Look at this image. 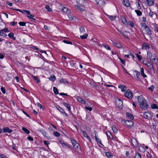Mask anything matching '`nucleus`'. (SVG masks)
Masks as SVG:
<instances>
[{"label": "nucleus", "mask_w": 158, "mask_h": 158, "mask_svg": "<svg viewBox=\"0 0 158 158\" xmlns=\"http://www.w3.org/2000/svg\"><path fill=\"white\" fill-rule=\"evenodd\" d=\"M124 95L129 99H131L133 97V93L130 89L127 90L124 93Z\"/></svg>", "instance_id": "nucleus-1"}, {"label": "nucleus", "mask_w": 158, "mask_h": 158, "mask_svg": "<svg viewBox=\"0 0 158 158\" xmlns=\"http://www.w3.org/2000/svg\"><path fill=\"white\" fill-rule=\"evenodd\" d=\"M139 105L141 109L144 110L147 109L148 107V105L147 103V101H144V102L139 104Z\"/></svg>", "instance_id": "nucleus-2"}, {"label": "nucleus", "mask_w": 158, "mask_h": 158, "mask_svg": "<svg viewBox=\"0 0 158 158\" xmlns=\"http://www.w3.org/2000/svg\"><path fill=\"white\" fill-rule=\"evenodd\" d=\"M147 56L151 60L153 59H155V57H156V55L155 54H152L150 52L148 51L147 52Z\"/></svg>", "instance_id": "nucleus-3"}, {"label": "nucleus", "mask_w": 158, "mask_h": 158, "mask_svg": "<svg viewBox=\"0 0 158 158\" xmlns=\"http://www.w3.org/2000/svg\"><path fill=\"white\" fill-rule=\"evenodd\" d=\"M116 103L118 107L121 108L123 107V103L122 101L119 99H117L115 100Z\"/></svg>", "instance_id": "nucleus-4"}, {"label": "nucleus", "mask_w": 158, "mask_h": 158, "mask_svg": "<svg viewBox=\"0 0 158 158\" xmlns=\"http://www.w3.org/2000/svg\"><path fill=\"white\" fill-rule=\"evenodd\" d=\"M71 140L73 147L75 149H78L79 148V144L77 141L74 139H72Z\"/></svg>", "instance_id": "nucleus-5"}, {"label": "nucleus", "mask_w": 158, "mask_h": 158, "mask_svg": "<svg viewBox=\"0 0 158 158\" xmlns=\"http://www.w3.org/2000/svg\"><path fill=\"white\" fill-rule=\"evenodd\" d=\"M152 113L150 112H145L143 114L144 117L146 119L151 118L152 117Z\"/></svg>", "instance_id": "nucleus-6"}, {"label": "nucleus", "mask_w": 158, "mask_h": 158, "mask_svg": "<svg viewBox=\"0 0 158 158\" xmlns=\"http://www.w3.org/2000/svg\"><path fill=\"white\" fill-rule=\"evenodd\" d=\"M9 31L8 30L7 28H5L1 30V36L6 37L7 35L6 34V32H8Z\"/></svg>", "instance_id": "nucleus-7"}, {"label": "nucleus", "mask_w": 158, "mask_h": 158, "mask_svg": "<svg viewBox=\"0 0 158 158\" xmlns=\"http://www.w3.org/2000/svg\"><path fill=\"white\" fill-rule=\"evenodd\" d=\"M138 98V102L139 104H140L142 103H143L145 101H146V100L143 98V96L140 95L138 96L137 98Z\"/></svg>", "instance_id": "nucleus-8"}, {"label": "nucleus", "mask_w": 158, "mask_h": 158, "mask_svg": "<svg viewBox=\"0 0 158 158\" xmlns=\"http://www.w3.org/2000/svg\"><path fill=\"white\" fill-rule=\"evenodd\" d=\"M125 123L127 127H132L134 124L133 122L131 120L125 121Z\"/></svg>", "instance_id": "nucleus-9"}, {"label": "nucleus", "mask_w": 158, "mask_h": 158, "mask_svg": "<svg viewBox=\"0 0 158 158\" xmlns=\"http://www.w3.org/2000/svg\"><path fill=\"white\" fill-rule=\"evenodd\" d=\"M105 0H96V3L100 6H102L105 2Z\"/></svg>", "instance_id": "nucleus-10"}, {"label": "nucleus", "mask_w": 158, "mask_h": 158, "mask_svg": "<svg viewBox=\"0 0 158 158\" xmlns=\"http://www.w3.org/2000/svg\"><path fill=\"white\" fill-rule=\"evenodd\" d=\"M77 5H80L81 6L84 5L85 2V0H76Z\"/></svg>", "instance_id": "nucleus-11"}, {"label": "nucleus", "mask_w": 158, "mask_h": 158, "mask_svg": "<svg viewBox=\"0 0 158 158\" xmlns=\"http://www.w3.org/2000/svg\"><path fill=\"white\" fill-rule=\"evenodd\" d=\"M144 29L145 30L147 33L148 35H150L152 34V31L150 28L147 26H145Z\"/></svg>", "instance_id": "nucleus-12"}, {"label": "nucleus", "mask_w": 158, "mask_h": 158, "mask_svg": "<svg viewBox=\"0 0 158 158\" xmlns=\"http://www.w3.org/2000/svg\"><path fill=\"white\" fill-rule=\"evenodd\" d=\"M57 109L59 110L62 114H65L66 115H67L66 113L64 112L63 109L62 108L59 106H57L56 107Z\"/></svg>", "instance_id": "nucleus-13"}, {"label": "nucleus", "mask_w": 158, "mask_h": 158, "mask_svg": "<svg viewBox=\"0 0 158 158\" xmlns=\"http://www.w3.org/2000/svg\"><path fill=\"white\" fill-rule=\"evenodd\" d=\"M2 130L3 131V133L8 132L9 133H11L12 131V130L10 129L8 127L3 128Z\"/></svg>", "instance_id": "nucleus-14"}, {"label": "nucleus", "mask_w": 158, "mask_h": 158, "mask_svg": "<svg viewBox=\"0 0 158 158\" xmlns=\"http://www.w3.org/2000/svg\"><path fill=\"white\" fill-rule=\"evenodd\" d=\"M118 87L121 89V91L122 92H124L127 89L126 87L123 85H119Z\"/></svg>", "instance_id": "nucleus-15"}, {"label": "nucleus", "mask_w": 158, "mask_h": 158, "mask_svg": "<svg viewBox=\"0 0 158 158\" xmlns=\"http://www.w3.org/2000/svg\"><path fill=\"white\" fill-rule=\"evenodd\" d=\"M123 4L127 7H128L130 6V3L129 2L128 0H123Z\"/></svg>", "instance_id": "nucleus-16"}, {"label": "nucleus", "mask_w": 158, "mask_h": 158, "mask_svg": "<svg viewBox=\"0 0 158 158\" xmlns=\"http://www.w3.org/2000/svg\"><path fill=\"white\" fill-rule=\"evenodd\" d=\"M126 116L128 118L131 120H133L134 119L133 116L130 113L127 112Z\"/></svg>", "instance_id": "nucleus-17"}, {"label": "nucleus", "mask_w": 158, "mask_h": 158, "mask_svg": "<svg viewBox=\"0 0 158 158\" xmlns=\"http://www.w3.org/2000/svg\"><path fill=\"white\" fill-rule=\"evenodd\" d=\"M63 104L64 106L67 107L69 111H70L71 108L69 105L68 103L64 102H63Z\"/></svg>", "instance_id": "nucleus-18"}, {"label": "nucleus", "mask_w": 158, "mask_h": 158, "mask_svg": "<svg viewBox=\"0 0 158 158\" xmlns=\"http://www.w3.org/2000/svg\"><path fill=\"white\" fill-rule=\"evenodd\" d=\"M81 133L83 134L85 137L87 138L89 140H91L90 138L88 136V135L85 131L81 130Z\"/></svg>", "instance_id": "nucleus-19"}, {"label": "nucleus", "mask_w": 158, "mask_h": 158, "mask_svg": "<svg viewBox=\"0 0 158 158\" xmlns=\"http://www.w3.org/2000/svg\"><path fill=\"white\" fill-rule=\"evenodd\" d=\"M148 4L150 6H152L154 4L153 0H147Z\"/></svg>", "instance_id": "nucleus-20"}, {"label": "nucleus", "mask_w": 158, "mask_h": 158, "mask_svg": "<svg viewBox=\"0 0 158 158\" xmlns=\"http://www.w3.org/2000/svg\"><path fill=\"white\" fill-rule=\"evenodd\" d=\"M107 17L108 18L112 20H114L116 18V16L114 15H106Z\"/></svg>", "instance_id": "nucleus-21"}, {"label": "nucleus", "mask_w": 158, "mask_h": 158, "mask_svg": "<svg viewBox=\"0 0 158 158\" xmlns=\"http://www.w3.org/2000/svg\"><path fill=\"white\" fill-rule=\"evenodd\" d=\"M77 100L79 102L82 104H85V101L84 99H82L81 98L78 97L77 98Z\"/></svg>", "instance_id": "nucleus-22"}, {"label": "nucleus", "mask_w": 158, "mask_h": 158, "mask_svg": "<svg viewBox=\"0 0 158 158\" xmlns=\"http://www.w3.org/2000/svg\"><path fill=\"white\" fill-rule=\"evenodd\" d=\"M140 72H141V75L143 77L145 78L147 77V76L146 75V74H145L144 73V69H143V68H141Z\"/></svg>", "instance_id": "nucleus-23"}, {"label": "nucleus", "mask_w": 158, "mask_h": 158, "mask_svg": "<svg viewBox=\"0 0 158 158\" xmlns=\"http://www.w3.org/2000/svg\"><path fill=\"white\" fill-rule=\"evenodd\" d=\"M132 143L133 145L135 147H137L138 146V143L137 140H136L135 139H133L132 140Z\"/></svg>", "instance_id": "nucleus-24"}, {"label": "nucleus", "mask_w": 158, "mask_h": 158, "mask_svg": "<svg viewBox=\"0 0 158 158\" xmlns=\"http://www.w3.org/2000/svg\"><path fill=\"white\" fill-rule=\"evenodd\" d=\"M143 48L145 49L146 50L150 48L149 45L147 44H144L142 47Z\"/></svg>", "instance_id": "nucleus-25"}, {"label": "nucleus", "mask_w": 158, "mask_h": 158, "mask_svg": "<svg viewBox=\"0 0 158 158\" xmlns=\"http://www.w3.org/2000/svg\"><path fill=\"white\" fill-rule=\"evenodd\" d=\"M134 72H135L136 73V77H137V78L138 80H140V78L139 77V75H140V73L138 72V71L137 70H134L133 71Z\"/></svg>", "instance_id": "nucleus-26"}, {"label": "nucleus", "mask_w": 158, "mask_h": 158, "mask_svg": "<svg viewBox=\"0 0 158 158\" xmlns=\"http://www.w3.org/2000/svg\"><path fill=\"white\" fill-rule=\"evenodd\" d=\"M14 34L13 33L10 32L8 36L9 37L13 40H15V38L14 36Z\"/></svg>", "instance_id": "nucleus-27"}, {"label": "nucleus", "mask_w": 158, "mask_h": 158, "mask_svg": "<svg viewBox=\"0 0 158 158\" xmlns=\"http://www.w3.org/2000/svg\"><path fill=\"white\" fill-rule=\"evenodd\" d=\"M60 82L61 83H63L64 84H66V83H68V81L67 80L64 79H60Z\"/></svg>", "instance_id": "nucleus-28"}, {"label": "nucleus", "mask_w": 158, "mask_h": 158, "mask_svg": "<svg viewBox=\"0 0 158 158\" xmlns=\"http://www.w3.org/2000/svg\"><path fill=\"white\" fill-rule=\"evenodd\" d=\"M112 42L113 43V44H114L115 46H116L117 48H120L122 47L121 45L119 43L114 42L113 41H112Z\"/></svg>", "instance_id": "nucleus-29"}, {"label": "nucleus", "mask_w": 158, "mask_h": 158, "mask_svg": "<svg viewBox=\"0 0 158 158\" xmlns=\"http://www.w3.org/2000/svg\"><path fill=\"white\" fill-rule=\"evenodd\" d=\"M80 5H77L75 6V8L78 9L80 10L81 11H83L84 10V9L83 8H81V7H80L79 6Z\"/></svg>", "instance_id": "nucleus-30"}, {"label": "nucleus", "mask_w": 158, "mask_h": 158, "mask_svg": "<svg viewBox=\"0 0 158 158\" xmlns=\"http://www.w3.org/2000/svg\"><path fill=\"white\" fill-rule=\"evenodd\" d=\"M147 66L149 67V68L150 69H153V65L151 63H150V62L147 63Z\"/></svg>", "instance_id": "nucleus-31"}, {"label": "nucleus", "mask_w": 158, "mask_h": 158, "mask_svg": "<svg viewBox=\"0 0 158 158\" xmlns=\"http://www.w3.org/2000/svg\"><path fill=\"white\" fill-rule=\"evenodd\" d=\"M79 29L81 34H83L85 32V29L83 27H80Z\"/></svg>", "instance_id": "nucleus-32"}, {"label": "nucleus", "mask_w": 158, "mask_h": 158, "mask_svg": "<svg viewBox=\"0 0 158 158\" xmlns=\"http://www.w3.org/2000/svg\"><path fill=\"white\" fill-rule=\"evenodd\" d=\"M60 9L64 12H67L68 10V9L65 7H61Z\"/></svg>", "instance_id": "nucleus-33"}, {"label": "nucleus", "mask_w": 158, "mask_h": 158, "mask_svg": "<svg viewBox=\"0 0 158 158\" xmlns=\"http://www.w3.org/2000/svg\"><path fill=\"white\" fill-rule=\"evenodd\" d=\"M135 158H141V154L139 153L136 152Z\"/></svg>", "instance_id": "nucleus-34"}, {"label": "nucleus", "mask_w": 158, "mask_h": 158, "mask_svg": "<svg viewBox=\"0 0 158 158\" xmlns=\"http://www.w3.org/2000/svg\"><path fill=\"white\" fill-rule=\"evenodd\" d=\"M23 12V13L24 12H26V13H27V14H28V15H30V16H31L33 17H34V15H32L31 14H30V11H29V10H23V11H22Z\"/></svg>", "instance_id": "nucleus-35"}, {"label": "nucleus", "mask_w": 158, "mask_h": 158, "mask_svg": "<svg viewBox=\"0 0 158 158\" xmlns=\"http://www.w3.org/2000/svg\"><path fill=\"white\" fill-rule=\"evenodd\" d=\"M135 12L136 13L137 15L139 16L141 15L142 14V12L139 10H135Z\"/></svg>", "instance_id": "nucleus-36"}, {"label": "nucleus", "mask_w": 158, "mask_h": 158, "mask_svg": "<svg viewBox=\"0 0 158 158\" xmlns=\"http://www.w3.org/2000/svg\"><path fill=\"white\" fill-rule=\"evenodd\" d=\"M106 135L108 137H109L110 139L112 138V136L111 133L109 131L106 132Z\"/></svg>", "instance_id": "nucleus-37"}, {"label": "nucleus", "mask_w": 158, "mask_h": 158, "mask_svg": "<svg viewBox=\"0 0 158 158\" xmlns=\"http://www.w3.org/2000/svg\"><path fill=\"white\" fill-rule=\"evenodd\" d=\"M22 129L23 131L25 132H26L27 134H29L30 132V131L28 129H27L24 127H23L22 128Z\"/></svg>", "instance_id": "nucleus-38"}, {"label": "nucleus", "mask_w": 158, "mask_h": 158, "mask_svg": "<svg viewBox=\"0 0 158 158\" xmlns=\"http://www.w3.org/2000/svg\"><path fill=\"white\" fill-rule=\"evenodd\" d=\"M53 134L55 136L57 137L60 136V134L57 131L53 132Z\"/></svg>", "instance_id": "nucleus-39"}, {"label": "nucleus", "mask_w": 158, "mask_h": 158, "mask_svg": "<svg viewBox=\"0 0 158 158\" xmlns=\"http://www.w3.org/2000/svg\"><path fill=\"white\" fill-rule=\"evenodd\" d=\"M151 107L152 109H158L157 106L154 104H153L151 105Z\"/></svg>", "instance_id": "nucleus-40"}, {"label": "nucleus", "mask_w": 158, "mask_h": 158, "mask_svg": "<svg viewBox=\"0 0 158 158\" xmlns=\"http://www.w3.org/2000/svg\"><path fill=\"white\" fill-rule=\"evenodd\" d=\"M32 76L34 78V80L36 81L37 83H39L40 82V81L37 77L33 76V75H32Z\"/></svg>", "instance_id": "nucleus-41"}, {"label": "nucleus", "mask_w": 158, "mask_h": 158, "mask_svg": "<svg viewBox=\"0 0 158 158\" xmlns=\"http://www.w3.org/2000/svg\"><path fill=\"white\" fill-rule=\"evenodd\" d=\"M1 90L3 94H6V90L3 87H2L1 88Z\"/></svg>", "instance_id": "nucleus-42"}, {"label": "nucleus", "mask_w": 158, "mask_h": 158, "mask_svg": "<svg viewBox=\"0 0 158 158\" xmlns=\"http://www.w3.org/2000/svg\"><path fill=\"white\" fill-rule=\"evenodd\" d=\"M53 91H54V93L56 94H58L59 93V92L58 91V89H57V88L56 87H53Z\"/></svg>", "instance_id": "nucleus-43"}, {"label": "nucleus", "mask_w": 158, "mask_h": 158, "mask_svg": "<svg viewBox=\"0 0 158 158\" xmlns=\"http://www.w3.org/2000/svg\"><path fill=\"white\" fill-rule=\"evenodd\" d=\"M152 60H153L154 61V62L155 64L157 65L158 63V59L157 57L156 56V57H155V59H153Z\"/></svg>", "instance_id": "nucleus-44"}, {"label": "nucleus", "mask_w": 158, "mask_h": 158, "mask_svg": "<svg viewBox=\"0 0 158 158\" xmlns=\"http://www.w3.org/2000/svg\"><path fill=\"white\" fill-rule=\"evenodd\" d=\"M88 36V34L86 33L82 35H81L80 37L82 39H85L87 38Z\"/></svg>", "instance_id": "nucleus-45"}, {"label": "nucleus", "mask_w": 158, "mask_h": 158, "mask_svg": "<svg viewBox=\"0 0 158 158\" xmlns=\"http://www.w3.org/2000/svg\"><path fill=\"white\" fill-rule=\"evenodd\" d=\"M102 46H103V47H104L106 48L107 49H108L109 50H111L110 48L107 45H106L104 44H102Z\"/></svg>", "instance_id": "nucleus-46"}, {"label": "nucleus", "mask_w": 158, "mask_h": 158, "mask_svg": "<svg viewBox=\"0 0 158 158\" xmlns=\"http://www.w3.org/2000/svg\"><path fill=\"white\" fill-rule=\"evenodd\" d=\"M106 156L109 158H111L112 155L111 153L110 152H108L106 153Z\"/></svg>", "instance_id": "nucleus-47"}, {"label": "nucleus", "mask_w": 158, "mask_h": 158, "mask_svg": "<svg viewBox=\"0 0 158 158\" xmlns=\"http://www.w3.org/2000/svg\"><path fill=\"white\" fill-rule=\"evenodd\" d=\"M19 24L20 26H25L26 24V23L23 22H20L19 23Z\"/></svg>", "instance_id": "nucleus-48"}, {"label": "nucleus", "mask_w": 158, "mask_h": 158, "mask_svg": "<svg viewBox=\"0 0 158 158\" xmlns=\"http://www.w3.org/2000/svg\"><path fill=\"white\" fill-rule=\"evenodd\" d=\"M45 8L48 11H52V9L48 5H46L45 7Z\"/></svg>", "instance_id": "nucleus-49"}, {"label": "nucleus", "mask_w": 158, "mask_h": 158, "mask_svg": "<svg viewBox=\"0 0 158 158\" xmlns=\"http://www.w3.org/2000/svg\"><path fill=\"white\" fill-rule=\"evenodd\" d=\"M112 130L113 131V132L114 133H116L117 132V128H116V127L115 126H112Z\"/></svg>", "instance_id": "nucleus-50"}, {"label": "nucleus", "mask_w": 158, "mask_h": 158, "mask_svg": "<svg viewBox=\"0 0 158 158\" xmlns=\"http://www.w3.org/2000/svg\"><path fill=\"white\" fill-rule=\"evenodd\" d=\"M150 12L149 13V15L151 17H152L153 15L154 14V13L152 11L151 9L150 10Z\"/></svg>", "instance_id": "nucleus-51"}, {"label": "nucleus", "mask_w": 158, "mask_h": 158, "mask_svg": "<svg viewBox=\"0 0 158 158\" xmlns=\"http://www.w3.org/2000/svg\"><path fill=\"white\" fill-rule=\"evenodd\" d=\"M55 79H56L54 75H53V76H51L49 78L50 80L52 81H54L55 80Z\"/></svg>", "instance_id": "nucleus-52"}, {"label": "nucleus", "mask_w": 158, "mask_h": 158, "mask_svg": "<svg viewBox=\"0 0 158 158\" xmlns=\"http://www.w3.org/2000/svg\"><path fill=\"white\" fill-rule=\"evenodd\" d=\"M62 145L63 147H65L66 146L68 148H70L69 145L68 143H62Z\"/></svg>", "instance_id": "nucleus-53"}, {"label": "nucleus", "mask_w": 158, "mask_h": 158, "mask_svg": "<svg viewBox=\"0 0 158 158\" xmlns=\"http://www.w3.org/2000/svg\"><path fill=\"white\" fill-rule=\"evenodd\" d=\"M136 57H137L138 60L139 61H140L142 59L141 56L137 54H136Z\"/></svg>", "instance_id": "nucleus-54"}, {"label": "nucleus", "mask_w": 158, "mask_h": 158, "mask_svg": "<svg viewBox=\"0 0 158 158\" xmlns=\"http://www.w3.org/2000/svg\"><path fill=\"white\" fill-rule=\"evenodd\" d=\"M154 86L153 85H152L150 87L148 88L149 90H151L152 91H153V89H154Z\"/></svg>", "instance_id": "nucleus-55"}, {"label": "nucleus", "mask_w": 158, "mask_h": 158, "mask_svg": "<svg viewBox=\"0 0 158 158\" xmlns=\"http://www.w3.org/2000/svg\"><path fill=\"white\" fill-rule=\"evenodd\" d=\"M95 138H96V140L97 142L101 144V140L99 139V138H98L97 137L96 135L95 136Z\"/></svg>", "instance_id": "nucleus-56"}, {"label": "nucleus", "mask_w": 158, "mask_h": 158, "mask_svg": "<svg viewBox=\"0 0 158 158\" xmlns=\"http://www.w3.org/2000/svg\"><path fill=\"white\" fill-rule=\"evenodd\" d=\"M68 16L70 20H72L74 19V18H75L74 17H73V16L71 15H68Z\"/></svg>", "instance_id": "nucleus-57"}, {"label": "nucleus", "mask_w": 158, "mask_h": 158, "mask_svg": "<svg viewBox=\"0 0 158 158\" xmlns=\"http://www.w3.org/2000/svg\"><path fill=\"white\" fill-rule=\"evenodd\" d=\"M122 20L124 23H126L127 22L126 19L124 17H123L122 19Z\"/></svg>", "instance_id": "nucleus-58"}, {"label": "nucleus", "mask_w": 158, "mask_h": 158, "mask_svg": "<svg viewBox=\"0 0 158 158\" xmlns=\"http://www.w3.org/2000/svg\"><path fill=\"white\" fill-rule=\"evenodd\" d=\"M63 42H64V43H66V44H72L71 42L70 41H69L66 40H64L63 41Z\"/></svg>", "instance_id": "nucleus-59"}, {"label": "nucleus", "mask_w": 158, "mask_h": 158, "mask_svg": "<svg viewBox=\"0 0 158 158\" xmlns=\"http://www.w3.org/2000/svg\"><path fill=\"white\" fill-rule=\"evenodd\" d=\"M119 59L120 60L121 62L124 65L125 64V60H122L121 58H119Z\"/></svg>", "instance_id": "nucleus-60"}, {"label": "nucleus", "mask_w": 158, "mask_h": 158, "mask_svg": "<svg viewBox=\"0 0 158 158\" xmlns=\"http://www.w3.org/2000/svg\"><path fill=\"white\" fill-rule=\"evenodd\" d=\"M44 143L46 145H48L50 144L49 142L47 141H44Z\"/></svg>", "instance_id": "nucleus-61"}, {"label": "nucleus", "mask_w": 158, "mask_h": 158, "mask_svg": "<svg viewBox=\"0 0 158 158\" xmlns=\"http://www.w3.org/2000/svg\"><path fill=\"white\" fill-rule=\"evenodd\" d=\"M85 108L86 109L89 110V111H91L92 110V108L90 107L85 106Z\"/></svg>", "instance_id": "nucleus-62"}, {"label": "nucleus", "mask_w": 158, "mask_h": 158, "mask_svg": "<svg viewBox=\"0 0 158 158\" xmlns=\"http://www.w3.org/2000/svg\"><path fill=\"white\" fill-rule=\"evenodd\" d=\"M129 25L132 27H133L134 26V24L133 22L131 21L129 22Z\"/></svg>", "instance_id": "nucleus-63"}, {"label": "nucleus", "mask_w": 158, "mask_h": 158, "mask_svg": "<svg viewBox=\"0 0 158 158\" xmlns=\"http://www.w3.org/2000/svg\"><path fill=\"white\" fill-rule=\"evenodd\" d=\"M1 158H8L6 156L3 154H1Z\"/></svg>", "instance_id": "nucleus-64"}]
</instances>
